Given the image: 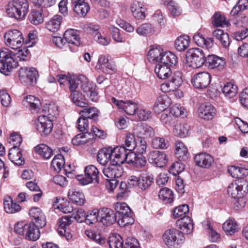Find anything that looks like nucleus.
<instances>
[{
	"label": "nucleus",
	"instance_id": "23",
	"mask_svg": "<svg viewBox=\"0 0 248 248\" xmlns=\"http://www.w3.org/2000/svg\"><path fill=\"white\" fill-rule=\"evenodd\" d=\"M134 132L141 139L150 138L155 134L154 129L147 124L143 123H138L134 128Z\"/></svg>",
	"mask_w": 248,
	"mask_h": 248
},
{
	"label": "nucleus",
	"instance_id": "10",
	"mask_svg": "<svg viewBox=\"0 0 248 248\" xmlns=\"http://www.w3.org/2000/svg\"><path fill=\"white\" fill-rule=\"evenodd\" d=\"M84 175L77 176V180L82 185H86L90 183L98 184L99 182V171L97 168L93 165L86 166L84 169Z\"/></svg>",
	"mask_w": 248,
	"mask_h": 248
},
{
	"label": "nucleus",
	"instance_id": "56",
	"mask_svg": "<svg viewBox=\"0 0 248 248\" xmlns=\"http://www.w3.org/2000/svg\"><path fill=\"white\" fill-rule=\"evenodd\" d=\"M164 4L168 7L169 10L173 16H179L181 13V10L178 4L172 0H165Z\"/></svg>",
	"mask_w": 248,
	"mask_h": 248
},
{
	"label": "nucleus",
	"instance_id": "40",
	"mask_svg": "<svg viewBox=\"0 0 248 248\" xmlns=\"http://www.w3.org/2000/svg\"><path fill=\"white\" fill-rule=\"evenodd\" d=\"M175 155L180 161H186L188 157L189 154L186 147L180 141L176 143Z\"/></svg>",
	"mask_w": 248,
	"mask_h": 248
},
{
	"label": "nucleus",
	"instance_id": "27",
	"mask_svg": "<svg viewBox=\"0 0 248 248\" xmlns=\"http://www.w3.org/2000/svg\"><path fill=\"white\" fill-rule=\"evenodd\" d=\"M216 114V109L209 103L202 104L199 108V117L206 120H212Z\"/></svg>",
	"mask_w": 248,
	"mask_h": 248
},
{
	"label": "nucleus",
	"instance_id": "51",
	"mask_svg": "<svg viewBox=\"0 0 248 248\" xmlns=\"http://www.w3.org/2000/svg\"><path fill=\"white\" fill-rule=\"evenodd\" d=\"M190 39L187 35H183L178 37L175 41V46L179 51L186 50L189 46Z\"/></svg>",
	"mask_w": 248,
	"mask_h": 248
},
{
	"label": "nucleus",
	"instance_id": "7",
	"mask_svg": "<svg viewBox=\"0 0 248 248\" xmlns=\"http://www.w3.org/2000/svg\"><path fill=\"white\" fill-rule=\"evenodd\" d=\"M86 214L82 208L75 209L73 213L69 216L63 217L59 219L58 231L61 235H65L69 231V226L71 223V218H73L78 222L81 223L85 221Z\"/></svg>",
	"mask_w": 248,
	"mask_h": 248
},
{
	"label": "nucleus",
	"instance_id": "43",
	"mask_svg": "<svg viewBox=\"0 0 248 248\" xmlns=\"http://www.w3.org/2000/svg\"><path fill=\"white\" fill-rule=\"evenodd\" d=\"M99 111L95 107L85 108L80 111L79 114L81 117L87 119H92L95 121L97 119Z\"/></svg>",
	"mask_w": 248,
	"mask_h": 248
},
{
	"label": "nucleus",
	"instance_id": "53",
	"mask_svg": "<svg viewBox=\"0 0 248 248\" xmlns=\"http://www.w3.org/2000/svg\"><path fill=\"white\" fill-rule=\"evenodd\" d=\"M63 156L61 154L55 155L51 162V167L56 172H59L64 164Z\"/></svg>",
	"mask_w": 248,
	"mask_h": 248
},
{
	"label": "nucleus",
	"instance_id": "37",
	"mask_svg": "<svg viewBox=\"0 0 248 248\" xmlns=\"http://www.w3.org/2000/svg\"><path fill=\"white\" fill-rule=\"evenodd\" d=\"M62 16L61 15H55L46 23V28L49 31L55 32L60 28L62 21Z\"/></svg>",
	"mask_w": 248,
	"mask_h": 248
},
{
	"label": "nucleus",
	"instance_id": "33",
	"mask_svg": "<svg viewBox=\"0 0 248 248\" xmlns=\"http://www.w3.org/2000/svg\"><path fill=\"white\" fill-rule=\"evenodd\" d=\"M111 147L104 148L100 149L97 155V161L103 165H106L112 160Z\"/></svg>",
	"mask_w": 248,
	"mask_h": 248
},
{
	"label": "nucleus",
	"instance_id": "50",
	"mask_svg": "<svg viewBox=\"0 0 248 248\" xmlns=\"http://www.w3.org/2000/svg\"><path fill=\"white\" fill-rule=\"evenodd\" d=\"M158 197L160 200L166 203H170L173 201V192L167 187L162 188L159 190Z\"/></svg>",
	"mask_w": 248,
	"mask_h": 248
},
{
	"label": "nucleus",
	"instance_id": "32",
	"mask_svg": "<svg viewBox=\"0 0 248 248\" xmlns=\"http://www.w3.org/2000/svg\"><path fill=\"white\" fill-rule=\"evenodd\" d=\"M130 9L132 15L135 18L138 20L145 18V8L143 7L142 3L137 1L134 2L131 4Z\"/></svg>",
	"mask_w": 248,
	"mask_h": 248
},
{
	"label": "nucleus",
	"instance_id": "1",
	"mask_svg": "<svg viewBox=\"0 0 248 248\" xmlns=\"http://www.w3.org/2000/svg\"><path fill=\"white\" fill-rule=\"evenodd\" d=\"M29 59V50L26 48L19 49L16 52L3 48L0 51V72L8 75L7 73L18 66L19 62L25 61Z\"/></svg>",
	"mask_w": 248,
	"mask_h": 248
},
{
	"label": "nucleus",
	"instance_id": "9",
	"mask_svg": "<svg viewBox=\"0 0 248 248\" xmlns=\"http://www.w3.org/2000/svg\"><path fill=\"white\" fill-rule=\"evenodd\" d=\"M183 233L176 229L168 230L163 235L164 242L168 248H178L184 240Z\"/></svg>",
	"mask_w": 248,
	"mask_h": 248
},
{
	"label": "nucleus",
	"instance_id": "16",
	"mask_svg": "<svg viewBox=\"0 0 248 248\" xmlns=\"http://www.w3.org/2000/svg\"><path fill=\"white\" fill-rule=\"evenodd\" d=\"M211 81V75L208 72H202L193 76L191 79V83L195 88L202 90L206 88Z\"/></svg>",
	"mask_w": 248,
	"mask_h": 248
},
{
	"label": "nucleus",
	"instance_id": "29",
	"mask_svg": "<svg viewBox=\"0 0 248 248\" xmlns=\"http://www.w3.org/2000/svg\"><path fill=\"white\" fill-rule=\"evenodd\" d=\"M194 161L196 165L202 168H208L214 163L213 157L205 153H200L194 157Z\"/></svg>",
	"mask_w": 248,
	"mask_h": 248
},
{
	"label": "nucleus",
	"instance_id": "18",
	"mask_svg": "<svg viewBox=\"0 0 248 248\" xmlns=\"http://www.w3.org/2000/svg\"><path fill=\"white\" fill-rule=\"evenodd\" d=\"M99 222L104 225L113 224L117 220V216L114 211L108 208H101L99 209Z\"/></svg>",
	"mask_w": 248,
	"mask_h": 248
},
{
	"label": "nucleus",
	"instance_id": "2",
	"mask_svg": "<svg viewBox=\"0 0 248 248\" xmlns=\"http://www.w3.org/2000/svg\"><path fill=\"white\" fill-rule=\"evenodd\" d=\"M148 58L149 61L156 64L167 63L169 62L171 63H177V57L170 52L164 51L160 46H152L148 52Z\"/></svg>",
	"mask_w": 248,
	"mask_h": 248
},
{
	"label": "nucleus",
	"instance_id": "62",
	"mask_svg": "<svg viewBox=\"0 0 248 248\" xmlns=\"http://www.w3.org/2000/svg\"><path fill=\"white\" fill-rule=\"evenodd\" d=\"M81 94L79 91L71 93V98L73 102L77 106L80 107H86L88 105V102L85 100H78V98L80 97Z\"/></svg>",
	"mask_w": 248,
	"mask_h": 248
},
{
	"label": "nucleus",
	"instance_id": "55",
	"mask_svg": "<svg viewBox=\"0 0 248 248\" xmlns=\"http://www.w3.org/2000/svg\"><path fill=\"white\" fill-rule=\"evenodd\" d=\"M25 104L29 106L31 109L37 110L40 108L41 106V102L40 100L32 95L27 96L26 99L24 100Z\"/></svg>",
	"mask_w": 248,
	"mask_h": 248
},
{
	"label": "nucleus",
	"instance_id": "12",
	"mask_svg": "<svg viewBox=\"0 0 248 248\" xmlns=\"http://www.w3.org/2000/svg\"><path fill=\"white\" fill-rule=\"evenodd\" d=\"M5 44L13 49L20 48L24 42L22 33L17 30H10L4 35Z\"/></svg>",
	"mask_w": 248,
	"mask_h": 248
},
{
	"label": "nucleus",
	"instance_id": "3",
	"mask_svg": "<svg viewBox=\"0 0 248 248\" xmlns=\"http://www.w3.org/2000/svg\"><path fill=\"white\" fill-rule=\"evenodd\" d=\"M188 211V206L183 204L176 207L173 214L174 218L178 219L177 224L179 228L186 234L190 233L193 229L192 220L189 217L186 216Z\"/></svg>",
	"mask_w": 248,
	"mask_h": 248
},
{
	"label": "nucleus",
	"instance_id": "61",
	"mask_svg": "<svg viewBox=\"0 0 248 248\" xmlns=\"http://www.w3.org/2000/svg\"><path fill=\"white\" fill-rule=\"evenodd\" d=\"M124 143L127 149L134 150L136 147L134 135L131 133H127L125 135Z\"/></svg>",
	"mask_w": 248,
	"mask_h": 248
},
{
	"label": "nucleus",
	"instance_id": "21",
	"mask_svg": "<svg viewBox=\"0 0 248 248\" xmlns=\"http://www.w3.org/2000/svg\"><path fill=\"white\" fill-rule=\"evenodd\" d=\"M96 68L106 74H112L115 70V65L109 59L108 56L100 55L99 57Z\"/></svg>",
	"mask_w": 248,
	"mask_h": 248
},
{
	"label": "nucleus",
	"instance_id": "47",
	"mask_svg": "<svg viewBox=\"0 0 248 248\" xmlns=\"http://www.w3.org/2000/svg\"><path fill=\"white\" fill-rule=\"evenodd\" d=\"M117 218L123 216L129 215L132 214L131 211L127 204L124 202H117L114 205Z\"/></svg>",
	"mask_w": 248,
	"mask_h": 248
},
{
	"label": "nucleus",
	"instance_id": "60",
	"mask_svg": "<svg viewBox=\"0 0 248 248\" xmlns=\"http://www.w3.org/2000/svg\"><path fill=\"white\" fill-rule=\"evenodd\" d=\"M185 167L184 164L181 161L176 162L170 167L169 172L173 175L176 176L184 170Z\"/></svg>",
	"mask_w": 248,
	"mask_h": 248
},
{
	"label": "nucleus",
	"instance_id": "19",
	"mask_svg": "<svg viewBox=\"0 0 248 248\" xmlns=\"http://www.w3.org/2000/svg\"><path fill=\"white\" fill-rule=\"evenodd\" d=\"M112 101L118 107L128 115H134L138 108V104L132 100H118L113 97Z\"/></svg>",
	"mask_w": 248,
	"mask_h": 248
},
{
	"label": "nucleus",
	"instance_id": "26",
	"mask_svg": "<svg viewBox=\"0 0 248 248\" xmlns=\"http://www.w3.org/2000/svg\"><path fill=\"white\" fill-rule=\"evenodd\" d=\"M128 149L124 146H117L112 148L111 147L112 160L111 163L121 165L124 163V157Z\"/></svg>",
	"mask_w": 248,
	"mask_h": 248
},
{
	"label": "nucleus",
	"instance_id": "54",
	"mask_svg": "<svg viewBox=\"0 0 248 248\" xmlns=\"http://www.w3.org/2000/svg\"><path fill=\"white\" fill-rule=\"evenodd\" d=\"M152 146L155 149H167L169 146V142L164 138L155 137L152 139Z\"/></svg>",
	"mask_w": 248,
	"mask_h": 248
},
{
	"label": "nucleus",
	"instance_id": "28",
	"mask_svg": "<svg viewBox=\"0 0 248 248\" xmlns=\"http://www.w3.org/2000/svg\"><path fill=\"white\" fill-rule=\"evenodd\" d=\"M167 63H159L156 64L155 72L157 76L161 79H166L171 74L170 67L174 66L176 63H171L167 62Z\"/></svg>",
	"mask_w": 248,
	"mask_h": 248
},
{
	"label": "nucleus",
	"instance_id": "35",
	"mask_svg": "<svg viewBox=\"0 0 248 248\" xmlns=\"http://www.w3.org/2000/svg\"><path fill=\"white\" fill-rule=\"evenodd\" d=\"M75 3L74 10L79 16H85L90 10L89 5L84 2V0H72Z\"/></svg>",
	"mask_w": 248,
	"mask_h": 248
},
{
	"label": "nucleus",
	"instance_id": "63",
	"mask_svg": "<svg viewBox=\"0 0 248 248\" xmlns=\"http://www.w3.org/2000/svg\"><path fill=\"white\" fill-rule=\"evenodd\" d=\"M213 18L212 23L215 27H223L226 24L225 17L223 15L217 13L214 15Z\"/></svg>",
	"mask_w": 248,
	"mask_h": 248
},
{
	"label": "nucleus",
	"instance_id": "48",
	"mask_svg": "<svg viewBox=\"0 0 248 248\" xmlns=\"http://www.w3.org/2000/svg\"><path fill=\"white\" fill-rule=\"evenodd\" d=\"M34 149L35 151L45 159L50 158L52 155V149L45 144L38 145Z\"/></svg>",
	"mask_w": 248,
	"mask_h": 248
},
{
	"label": "nucleus",
	"instance_id": "57",
	"mask_svg": "<svg viewBox=\"0 0 248 248\" xmlns=\"http://www.w3.org/2000/svg\"><path fill=\"white\" fill-rule=\"evenodd\" d=\"M28 18L30 22L35 25H38L43 21V17L41 13L35 10L31 11Z\"/></svg>",
	"mask_w": 248,
	"mask_h": 248
},
{
	"label": "nucleus",
	"instance_id": "49",
	"mask_svg": "<svg viewBox=\"0 0 248 248\" xmlns=\"http://www.w3.org/2000/svg\"><path fill=\"white\" fill-rule=\"evenodd\" d=\"M223 229L227 234L232 235L238 231L239 228L234 220L229 219L223 223Z\"/></svg>",
	"mask_w": 248,
	"mask_h": 248
},
{
	"label": "nucleus",
	"instance_id": "34",
	"mask_svg": "<svg viewBox=\"0 0 248 248\" xmlns=\"http://www.w3.org/2000/svg\"><path fill=\"white\" fill-rule=\"evenodd\" d=\"M68 195L69 200L78 205H82L85 203V198L81 191L72 189L69 190Z\"/></svg>",
	"mask_w": 248,
	"mask_h": 248
},
{
	"label": "nucleus",
	"instance_id": "41",
	"mask_svg": "<svg viewBox=\"0 0 248 248\" xmlns=\"http://www.w3.org/2000/svg\"><path fill=\"white\" fill-rule=\"evenodd\" d=\"M222 91L226 97L232 98L235 96L238 93V88L233 83L228 82L224 85Z\"/></svg>",
	"mask_w": 248,
	"mask_h": 248
},
{
	"label": "nucleus",
	"instance_id": "52",
	"mask_svg": "<svg viewBox=\"0 0 248 248\" xmlns=\"http://www.w3.org/2000/svg\"><path fill=\"white\" fill-rule=\"evenodd\" d=\"M202 226L205 230L209 233L211 240L213 242H217L220 238V235L213 229V226L209 220L204 221L202 223Z\"/></svg>",
	"mask_w": 248,
	"mask_h": 248
},
{
	"label": "nucleus",
	"instance_id": "24",
	"mask_svg": "<svg viewBox=\"0 0 248 248\" xmlns=\"http://www.w3.org/2000/svg\"><path fill=\"white\" fill-rule=\"evenodd\" d=\"M95 140V138L91 133L85 132L76 135L72 140V143L74 145H84L88 146L92 145Z\"/></svg>",
	"mask_w": 248,
	"mask_h": 248
},
{
	"label": "nucleus",
	"instance_id": "58",
	"mask_svg": "<svg viewBox=\"0 0 248 248\" xmlns=\"http://www.w3.org/2000/svg\"><path fill=\"white\" fill-rule=\"evenodd\" d=\"M85 221L87 224H94L99 222V210L94 209L86 215Z\"/></svg>",
	"mask_w": 248,
	"mask_h": 248
},
{
	"label": "nucleus",
	"instance_id": "59",
	"mask_svg": "<svg viewBox=\"0 0 248 248\" xmlns=\"http://www.w3.org/2000/svg\"><path fill=\"white\" fill-rule=\"evenodd\" d=\"M154 21L157 22L159 27H164L166 23V18L164 14L160 10H156L152 16Z\"/></svg>",
	"mask_w": 248,
	"mask_h": 248
},
{
	"label": "nucleus",
	"instance_id": "39",
	"mask_svg": "<svg viewBox=\"0 0 248 248\" xmlns=\"http://www.w3.org/2000/svg\"><path fill=\"white\" fill-rule=\"evenodd\" d=\"M3 204L5 211L9 214L15 213L21 209L20 205L14 202L12 198L9 196L5 197Z\"/></svg>",
	"mask_w": 248,
	"mask_h": 248
},
{
	"label": "nucleus",
	"instance_id": "5",
	"mask_svg": "<svg viewBox=\"0 0 248 248\" xmlns=\"http://www.w3.org/2000/svg\"><path fill=\"white\" fill-rule=\"evenodd\" d=\"M15 232L20 235L24 236L26 239L35 241L40 236L38 227L33 223L27 224L24 222H17L14 227Z\"/></svg>",
	"mask_w": 248,
	"mask_h": 248
},
{
	"label": "nucleus",
	"instance_id": "6",
	"mask_svg": "<svg viewBox=\"0 0 248 248\" xmlns=\"http://www.w3.org/2000/svg\"><path fill=\"white\" fill-rule=\"evenodd\" d=\"M154 180L153 174L146 170H142L139 176H129L127 182L130 187L138 186L142 190H145L152 185Z\"/></svg>",
	"mask_w": 248,
	"mask_h": 248
},
{
	"label": "nucleus",
	"instance_id": "20",
	"mask_svg": "<svg viewBox=\"0 0 248 248\" xmlns=\"http://www.w3.org/2000/svg\"><path fill=\"white\" fill-rule=\"evenodd\" d=\"M148 160L156 167H162L167 163V155L163 152L153 151L149 153Z\"/></svg>",
	"mask_w": 248,
	"mask_h": 248
},
{
	"label": "nucleus",
	"instance_id": "42",
	"mask_svg": "<svg viewBox=\"0 0 248 248\" xmlns=\"http://www.w3.org/2000/svg\"><path fill=\"white\" fill-rule=\"evenodd\" d=\"M168 97L166 95L161 96L157 97L154 105L153 109L155 113H159L160 111H166L169 103L167 101Z\"/></svg>",
	"mask_w": 248,
	"mask_h": 248
},
{
	"label": "nucleus",
	"instance_id": "25",
	"mask_svg": "<svg viewBox=\"0 0 248 248\" xmlns=\"http://www.w3.org/2000/svg\"><path fill=\"white\" fill-rule=\"evenodd\" d=\"M110 164V165L106 166L103 169L104 175L110 179L120 177L124 172L122 166L119 164Z\"/></svg>",
	"mask_w": 248,
	"mask_h": 248
},
{
	"label": "nucleus",
	"instance_id": "8",
	"mask_svg": "<svg viewBox=\"0 0 248 248\" xmlns=\"http://www.w3.org/2000/svg\"><path fill=\"white\" fill-rule=\"evenodd\" d=\"M207 57L203 51L199 48H192L186 52V61L189 67H200L206 62Z\"/></svg>",
	"mask_w": 248,
	"mask_h": 248
},
{
	"label": "nucleus",
	"instance_id": "38",
	"mask_svg": "<svg viewBox=\"0 0 248 248\" xmlns=\"http://www.w3.org/2000/svg\"><path fill=\"white\" fill-rule=\"evenodd\" d=\"M206 62L209 64V66L212 69L217 68L219 69H222L225 64L224 60L214 55L207 56Z\"/></svg>",
	"mask_w": 248,
	"mask_h": 248
},
{
	"label": "nucleus",
	"instance_id": "45",
	"mask_svg": "<svg viewBox=\"0 0 248 248\" xmlns=\"http://www.w3.org/2000/svg\"><path fill=\"white\" fill-rule=\"evenodd\" d=\"M136 31L140 36H148L155 32V29L151 24L143 23L136 29Z\"/></svg>",
	"mask_w": 248,
	"mask_h": 248
},
{
	"label": "nucleus",
	"instance_id": "4",
	"mask_svg": "<svg viewBox=\"0 0 248 248\" xmlns=\"http://www.w3.org/2000/svg\"><path fill=\"white\" fill-rule=\"evenodd\" d=\"M29 10L27 0H12L9 2L6 7V13L10 17L16 19L24 18Z\"/></svg>",
	"mask_w": 248,
	"mask_h": 248
},
{
	"label": "nucleus",
	"instance_id": "46",
	"mask_svg": "<svg viewBox=\"0 0 248 248\" xmlns=\"http://www.w3.org/2000/svg\"><path fill=\"white\" fill-rule=\"evenodd\" d=\"M189 129V126L187 124H177L174 125L173 132L177 137L185 138L187 135Z\"/></svg>",
	"mask_w": 248,
	"mask_h": 248
},
{
	"label": "nucleus",
	"instance_id": "11",
	"mask_svg": "<svg viewBox=\"0 0 248 248\" xmlns=\"http://www.w3.org/2000/svg\"><path fill=\"white\" fill-rule=\"evenodd\" d=\"M227 191L233 198H243L248 192V183L244 179L235 180L228 186Z\"/></svg>",
	"mask_w": 248,
	"mask_h": 248
},
{
	"label": "nucleus",
	"instance_id": "31",
	"mask_svg": "<svg viewBox=\"0 0 248 248\" xmlns=\"http://www.w3.org/2000/svg\"><path fill=\"white\" fill-rule=\"evenodd\" d=\"M64 38L66 42L76 46H78L81 44L78 31L77 30L72 29L67 30L64 33Z\"/></svg>",
	"mask_w": 248,
	"mask_h": 248
},
{
	"label": "nucleus",
	"instance_id": "36",
	"mask_svg": "<svg viewBox=\"0 0 248 248\" xmlns=\"http://www.w3.org/2000/svg\"><path fill=\"white\" fill-rule=\"evenodd\" d=\"M8 157L10 160L15 164L20 166L24 162L20 150L18 147H12L9 150Z\"/></svg>",
	"mask_w": 248,
	"mask_h": 248
},
{
	"label": "nucleus",
	"instance_id": "17",
	"mask_svg": "<svg viewBox=\"0 0 248 248\" xmlns=\"http://www.w3.org/2000/svg\"><path fill=\"white\" fill-rule=\"evenodd\" d=\"M53 127L50 117L44 115L38 117L36 122V129L41 135L46 136L49 134Z\"/></svg>",
	"mask_w": 248,
	"mask_h": 248
},
{
	"label": "nucleus",
	"instance_id": "13",
	"mask_svg": "<svg viewBox=\"0 0 248 248\" xmlns=\"http://www.w3.org/2000/svg\"><path fill=\"white\" fill-rule=\"evenodd\" d=\"M182 83V73L180 71H176L173 73L168 81L161 85V90L164 93L174 91L179 88Z\"/></svg>",
	"mask_w": 248,
	"mask_h": 248
},
{
	"label": "nucleus",
	"instance_id": "44",
	"mask_svg": "<svg viewBox=\"0 0 248 248\" xmlns=\"http://www.w3.org/2000/svg\"><path fill=\"white\" fill-rule=\"evenodd\" d=\"M110 248H123L124 241L121 236L117 233L111 234L108 240Z\"/></svg>",
	"mask_w": 248,
	"mask_h": 248
},
{
	"label": "nucleus",
	"instance_id": "15",
	"mask_svg": "<svg viewBox=\"0 0 248 248\" xmlns=\"http://www.w3.org/2000/svg\"><path fill=\"white\" fill-rule=\"evenodd\" d=\"M37 75V71L33 67H23L19 70V79L24 84L32 85L36 83Z\"/></svg>",
	"mask_w": 248,
	"mask_h": 248
},
{
	"label": "nucleus",
	"instance_id": "64",
	"mask_svg": "<svg viewBox=\"0 0 248 248\" xmlns=\"http://www.w3.org/2000/svg\"><path fill=\"white\" fill-rule=\"evenodd\" d=\"M123 248H140L138 241L134 237H128Z\"/></svg>",
	"mask_w": 248,
	"mask_h": 248
},
{
	"label": "nucleus",
	"instance_id": "30",
	"mask_svg": "<svg viewBox=\"0 0 248 248\" xmlns=\"http://www.w3.org/2000/svg\"><path fill=\"white\" fill-rule=\"evenodd\" d=\"M29 214L31 219H34L39 227L42 228L46 225V217L40 208L33 207L30 210Z\"/></svg>",
	"mask_w": 248,
	"mask_h": 248
},
{
	"label": "nucleus",
	"instance_id": "22",
	"mask_svg": "<svg viewBox=\"0 0 248 248\" xmlns=\"http://www.w3.org/2000/svg\"><path fill=\"white\" fill-rule=\"evenodd\" d=\"M57 79L61 85L67 82L69 84V88L71 93L79 91L78 89L79 85H81L79 76L76 78L74 77H68L64 75L61 74L57 76Z\"/></svg>",
	"mask_w": 248,
	"mask_h": 248
},
{
	"label": "nucleus",
	"instance_id": "14",
	"mask_svg": "<svg viewBox=\"0 0 248 248\" xmlns=\"http://www.w3.org/2000/svg\"><path fill=\"white\" fill-rule=\"evenodd\" d=\"M79 79L81 82L80 88L85 93V98H88L93 102H96L98 100V93L94 85L90 83L86 77L83 75H80Z\"/></svg>",
	"mask_w": 248,
	"mask_h": 248
}]
</instances>
